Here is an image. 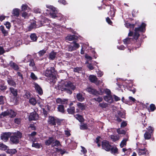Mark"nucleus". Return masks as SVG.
<instances>
[{
  "label": "nucleus",
  "instance_id": "7c9ffc66",
  "mask_svg": "<svg viewBox=\"0 0 156 156\" xmlns=\"http://www.w3.org/2000/svg\"><path fill=\"white\" fill-rule=\"evenodd\" d=\"M151 133H149L147 131H146L144 135V137L145 139L148 140L151 137Z\"/></svg>",
  "mask_w": 156,
  "mask_h": 156
},
{
  "label": "nucleus",
  "instance_id": "1a4fd4ad",
  "mask_svg": "<svg viewBox=\"0 0 156 156\" xmlns=\"http://www.w3.org/2000/svg\"><path fill=\"white\" fill-rule=\"evenodd\" d=\"M125 25L126 27L130 28L129 32L128 35V36H132L133 33L131 30L134 28L135 26L133 24H132L129 23H125Z\"/></svg>",
  "mask_w": 156,
  "mask_h": 156
},
{
  "label": "nucleus",
  "instance_id": "6e6d98bb",
  "mask_svg": "<svg viewBox=\"0 0 156 156\" xmlns=\"http://www.w3.org/2000/svg\"><path fill=\"white\" fill-rule=\"evenodd\" d=\"M94 99L96 101H97L98 102H101L103 100V98L101 97H99L97 98H94Z\"/></svg>",
  "mask_w": 156,
  "mask_h": 156
},
{
  "label": "nucleus",
  "instance_id": "e2e57ef3",
  "mask_svg": "<svg viewBox=\"0 0 156 156\" xmlns=\"http://www.w3.org/2000/svg\"><path fill=\"white\" fill-rule=\"evenodd\" d=\"M4 24L5 25L6 27L8 29H9L11 27L10 23L8 22H6Z\"/></svg>",
  "mask_w": 156,
  "mask_h": 156
},
{
  "label": "nucleus",
  "instance_id": "c756f323",
  "mask_svg": "<svg viewBox=\"0 0 156 156\" xmlns=\"http://www.w3.org/2000/svg\"><path fill=\"white\" fill-rule=\"evenodd\" d=\"M133 39L130 38H127L123 40L124 43L125 44L127 45L131 42Z\"/></svg>",
  "mask_w": 156,
  "mask_h": 156
},
{
  "label": "nucleus",
  "instance_id": "72a5a7b5",
  "mask_svg": "<svg viewBox=\"0 0 156 156\" xmlns=\"http://www.w3.org/2000/svg\"><path fill=\"white\" fill-rule=\"evenodd\" d=\"M50 76L49 79L50 82V83H54L56 80V78L55 76Z\"/></svg>",
  "mask_w": 156,
  "mask_h": 156
},
{
  "label": "nucleus",
  "instance_id": "a18cd8bd",
  "mask_svg": "<svg viewBox=\"0 0 156 156\" xmlns=\"http://www.w3.org/2000/svg\"><path fill=\"white\" fill-rule=\"evenodd\" d=\"M52 73V70L51 69H47L45 71V75L47 76H51Z\"/></svg>",
  "mask_w": 156,
  "mask_h": 156
},
{
  "label": "nucleus",
  "instance_id": "f03ea898",
  "mask_svg": "<svg viewBox=\"0 0 156 156\" xmlns=\"http://www.w3.org/2000/svg\"><path fill=\"white\" fill-rule=\"evenodd\" d=\"M146 24L143 23L141 26L139 27L136 28L135 29V32L133 35V38L135 40H137L140 36L139 32H144L145 31V27Z\"/></svg>",
  "mask_w": 156,
  "mask_h": 156
},
{
  "label": "nucleus",
  "instance_id": "774afa93",
  "mask_svg": "<svg viewBox=\"0 0 156 156\" xmlns=\"http://www.w3.org/2000/svg\"><path fill=\"white\" fill-rule=\"evenodd\" d=\"M5 99L4 97L2 96H0V104H4Z\"/></svg>",
  "mask_w": 156,
  "mask_h": 156
},
{
  "label": "nucleus",
  "instance_id": "79ce46f5",
  "mask_svg": "<svg viewBox=\"0 0 156 156\" xmlns=\"http://www.w3.org/2000/svg\"><path fill=\"white\" fill-rule=\"evenodd\" d=\"M117 133L119 134H124L125 135L126 134V131L124 130L120 129V128L118 129H117Z\"/></svg>",
  "mask_w": 156,
  "mask_h": 156
},
{
  "label": "nucleus",
  "instance_id": "f8f14e48",
  "mask_svg": "<svg viewBox=\"0 0 156 156\" xmlns=\"http://www.w3.org/2000/svg\"><path fill=\"white\" fill-rule=\"evenodd\" d=\"M11 134L10 133H5L2 134L1 136V139L3 141H6L10 136Z\"/></svg>",
  "mask_w": 156,
  "mask_h": 156
},
{
  "label": "nucleus",
  "instance_id": "37998d69",
  "mask_svg": "<svg viewBox=\"0 0 156 156\" xmlns=\"http://www.w3.org/2000/svg\"><path fill=\"white\" fill-rule=\"evenodd\" d=\"M52 147H58L59 145H60V142L57 140H54L52 143Z\"/></svg>",
  "mask_w": 156,
  "mask_h": 156
},
{
  "label": "nucleus",
  "instance_id": "3c124183",
  "mask_svg": "<svg viewBox=\"0 0 156 156\" xmlns=\"http://www.w3.org/2000/svg\"><path fill=\"white\" fill-rule=\"evenodd\" d=\"M38 116L37 114L35 112H34L30 113L29 117H37Z\"/></svg>",
  "mask_w": 156,
  "mask_h": 156
},
{
  "label": "nucleus",
  "instance_id": "e433bc0d",
  "mask_svg": "<svg viewBox=\"0 0 156 156\" xmlns=\"http://www.w3.org/2000/svg\"><path fill=\"white\" fill-rule=\"evenodd\" d=\"M10 90L11 92L14 96H16L17 94V90L16 89L14 88L11 87L10 88Z\"/></svg>",
  "mask_w": 156,
  "mask_h": 156
},
{
  "label": "nucleus",
  "instance_id": "f257e3e1",
  "mask_svg": "<svg viewBox=\"0 0 156 156\" xmlns=\"http://www.w3.org/2000/svg\"><path fill=\"white\" fill-rule=\"evenodd\" d=\"M58 87L59 90L66 92L69 94L72 93L71 90H74L75 88V86L70 82H64L63 81L59 83Z\"/></svg>",
  "mask_w": 156,
  "mask_h": 156
},
{
  "label": "nucleus",
  "instance_id": "412c9836",
  "mask_svg": "<svg viewBox=\"0 0 156 156\" xmlns=\"http://www.w3.org/2000/svg\"><path fill=\"white\" fill-rule=\"evenodd\" d=\"M20 9L17 8L14 9L12 12V14L17 17H18L20 15Z\"/></svg>",
  "mask_w": 156,
  "mask_h": 156
},
{
  "label": "nucleus",
  "instance_id": "09e8293b",
  "mask_svg": "<svg viewBox=\"0 0 156 156\" xmlns=\"http://www.w3.org/2000/svg\"><path fill=\"white\" fill-rule=\"evenodd\" d=\"M32 146L37 148H40L42 147V145L38 143H33L32 144Z\"/></svg>",
  "mask_w": 156,
  "mask_h": 156
},
{
  "label": "nucleus",
  "instance_id": "8fccbe9b",
  "mask_svg": "<svg viewBox=\"0 0 156 156\" xmlns=\"http://www.w3.org/2000/svg\"><path fill=\"white\" fill-rule=\"evenodd\" d=\"M30 103L33 105H34L36 104L37 102L36 99L34 98H32L29 100Z\"/></svg>",
  "mask_w": 156,
  "mask_h": 156
},
{
  "label": "nucleus",
  "instance_id": "cd10ccee",
  "mask_svg": "<svg viewBox=\"0 0 156 156\" xmlns=\"http://www.w3.org/2000/svg\"><path fill=\"white\" fill-rule=\"evenodd\" d=\"M96 76L94 75H91L89 76V80L92 82L95 83L97 80Z\"/></svg>",
  "mask_w": 156,
  "mask_h": 156
},
{
  "label": "nucleus",
  "instance_id": "c9c22d12",
  "mask_svg": "<svg viewBox=\"0 0 156 156\" xmlns=\"http://www.w3.org/2000/svg\"><path fill=\"white\" fill-rule=\"evenodd\" d=\"M8 148V147L5 144H4L0 142V150H7Z\"/></svg>",
  "mask_w": 156,
  "mask_h": 156
},
{
  "label": "nucleus",
  "instance_id": "9d476101",
  "mask_svg": "<svg viewBox=\"0 0 156 156\" xmlns=\"http://www.w3.org/2000/svg\"><path fill=\"white\" fill-rule=\"evenodd\" d=\"M137 152L139 155H147L149 153L147 150L145 148L143 149H138L137 150Z\"/></svg>",
  "mask_w": 156,
  "mask_h": 156
},
{
  "label": "nucleus",
  "instance_id": "4468645a",
  "mask_svg": "<svg viewBox=\"0 0 156 156\" xmlns=\"http://www.w3.org/2000/svg\"><path fill=\"white\" fill-rule=\"evenodd\" d=\"M104 100L109 103H112L113 102V99L112 96L111 95L108 96H105L104 97Z\"/></svg>",
  "mask_w": 156,
  "mask_h": 156
},
{
  "label": "nucleus",
  "instance_id": "a211bd4d",
  "mask_svg": "<svg viewBox=\"0 0 156 156\" xmlns=\"http://www.w3.org/2000/svg\"><path fill=\"white\" fill-rule=\"evenodd\" d=\"M54 141V139L53 138L50 137L48 138V140H46L45 141V143L46 145L49 146L51 144H52V143Z\"/></svg>",
  "mask_w": 156,
  "mask_h": 156
},
{
  "label": "nucleus",
  "instance_id": "5fc2aeb1",
  "mask_svg": "<svg viewBox=\"0 0 156 156\" xmlns=\"http://www.w3.org/2000/svg\"><path fill=\"white\" fill-rule=\"evenodd\" d=\"M30 15L27 13L26 12H23L22 14V16L24 18H27L29 17Z\"/></svg>",
  "mask_w": 156,
  "mask_h": 156
},
{
  "label": "nucleus",
  "instance_id": "13d9d810",
  "mask_svg": "<svg viewBox=\"0 0 156 156\" xmlns=\"http://www.w3.org/2000/svg\"><path fill=\"white\" fill-rule=\"evenodd\" d=\"M86 64H87V66L90 70H92L94 69V67L92 65L90 64H89L88 62L87 61L86 62Z\"/></svg>",
  "mask_w": 156,
  "mask_h": 156
},
{
  "label": "nucleus",
  "instance_id": "0e129e2a",
  "mask_svg": "<svg viewBox=\"0 0 156 156\" xmlns=\"http://www.w3.org/2000/svg\"><path fill=\"white\" fill-rule=\"evenodd\" d=\"M20 121L21 119L20 118H17L14 119L15 122L18 124L20 123Z\"/></svg>",
  "mask_w": 156,
  "mask_h": 156
},
{
  "label": "nucleus",
  "instance_id": "ddd939ff",
  "mask_svg": "<svg viewBox=\"0 0 156 156\" xmlns=\"http://www.w3.org/2000/svg\"><path fill=\"white\" fill-rule=\"evenodd\" d=\"M41 22H40V24H37L36 22L34 21H32L31 22L30 26L29 27V30H31L32 29L35 28V27H38L42 25V23Z\"/></svg>",
  "mask_w": 156,
  "mask_h": 156
},
{
  "label": "nucleus",
  "instance_id": "5701e85b",
  "mask_svg": "<svg viewBox=\"0 0 156 156\" xmlns=\"http://www.w3.org/2000/svg\"><path fill=\"white\" fill-rule=\"evenodd\" d=\"M115 11L113 6H111L110 11L108 12V14L110 15L111 17H113L115 16Z\"/></svg>",
  "mask_w": 156,
  "mask_h": 156
},
{
  "label": "nucleus",
  "instance_id": "0eeeda50",
  "mask_svg": "<svg viewBox=\"0 0 156 156\" xmlns=\"http://www.w3.org/2000/svg\"><path fill=\"white\" fill-rule=\"evenodd\" d=\"M61 121L57 118H49L48 120L49 124L53 125H55L56 123L58 124H59Z\"/></svg>",
  "mask_w": 156,
  "mask_h": 156
},
{
  "label": "nucleus",
  "instance_id": "dca6fc26",
  "mask_svg": "<svg viewBox=\"0 0 156 156\" xmlns=\"http://www.w3.org/2000/svg\"><path fill=\"white\" fill-rule=\"evenodd\" d=\"M47 8L50 9L51 11L53 13H56L58 12V10L57 9L55 8L52 5H46ZM50 13H51V12Z\"/></svg>",
  "mask_w": 156,
  "mask_h": 156
},
{
  "label": "nucleus",
  "instance_id": "393cba45",
  "mask_svg": "<svg viewBox=\"0 0 156 156\" xmlns=\"http://www.w3.org/2000/svg\"><path fill=\"white\" fill-rule=\"evenodd\" d=\"M76 97L77 100L80 101H82L84 100V98L83 97L82 94L80 93L77 94Z\"/></svg>",
  "mask_w": 156,
  "mask_h": 156
},
{
  "label": "nucleus",
  "instance_id": "473e14b6",
  "mask_svg": "<svg viewBox=\"0 0 156 156\" xmlns=\"http://www.w3.org/2000/svg\"><path fill=\"white\" fill-rule=\"evenodd\" d=\"M6 152L10 154H14L17 151L16 149H8Z\"/></svg>",
  "mask_w": 156,
  "mask_h": 156
},
{
  "label": "nucleus",
  "instance_id": "2eb2a0df",
  "mask_svg": "<svg viewBox=\"0 0 156 156\" xmlns=\"http://www.w3.org/2000/svg\"><path fill=\"white\" fill-rule=\"evenodd\" d=\"M34 87L37 92L40 94H42L43 91L37 83H34Z\"/></svg>",
  "mask_w": 156,
  "mask_h": 156
},
{
  "label": "nucleus",
  "instance_id": "2f4dec72",
  "mask_svg": "<svg viewBox=\"0 0 156 156\" xmlns=\"http://www.w3.org/2000/svg\"><path fill=\"white\" fill-rule=\"evenodd\" d=\"M110 138L113 141H115L119 139V137L118 135H112L110 136Z\"/></svg>",
  "mask_w": 156,
  "mask_h": 156
},
{
  "label": "nucleus",
  "instance_id": "864d4df0",
  "mask_svg": "<svg viewBox=\"0 0 156 156\" xmlns=\"http://www.w3.org/2000/svg\"><path fill=\"white\" fill-rule=\"evenodd\" d=\"M104 92L107 94V96L111 95V91L110 90L108 89H105L104 90Z\"/></svg>",
  "mask_w": 156,
  "mask_h": 156
},
{
  "label": "nucleus",
  "instance_id": "7ed1b4c3",
  "mask_svg": "<svg viewBox=\"0 0 156 156\" xmlns=\"http://www.w3.org/2000/svg\"><path fill=\"white\" fill-rule=\"evenodd\" d=\"M22 133L19 131L14 133L13 135L11 137L10 140L13 143H18L19 142V139L22 137Z\"/></svg>",
  "mask_w": 156,
  "mask_h": 156
},
{
  "label": "nucleus",
  "instance_id": "423d86ee",
  "mask_svg": "<svg viewBox=\"0 0 156 156\" xmlns=\"http://www.w3.org/2000/svg\"><path fill=\"white\" fill-rule=\"evenodd\" d=\"M80 47V45L75 41L71 43L70 45L68 46V51H72L76 50Z\"/></svg>",
  "mask_w": 156,
  "mask_h": 156
},
{
  "label": "nucleus",
  "instance_id": "338daca9",
  "mask_svg": "<svg viewBox=\"0 0 156 156\" xmlns=\"http://www.w3.org/2000/svg\"><path fill=\"white\" fill-rule=\"evenodd\" d=\"M97 73L98 77H101L103 75V73L101 71L98 70Z\"/></svg>",
  "mask_w": 156,
  "mask_h": 156
},
{
  "label": "nucleus",
  "instance_id": "9b49d317",
  "mask_svg": "<svg viewBox=\"0 0 156 156\" xmlns=\"http://www.w3.org/2000/svg\"><path fill=\"white\" fill-rule=\"evenodd\" d=\"M50 16L53 18H58V20H62L64 19V16L60 13H50Z\"/></svg>",
  "mask_w": 156,
  "mask_h": 156
},
{
  "label": "nucleus",
  "instance_id": "bf43d9fd",
  "mask_svg": "<svg viewBox=\"0 0 156 156\" xmlns=\"http://www.w3.org/2000/svg\"><path fill=\"white\" fill-rule=\"evenodd\" d=\"M87 128V126L86 124H83L80 126V129H85Z\"/></svg>",
  "mask_w": 156,
  "mask_h": 156
},
{
  "label": "nucleus",
  "instance_id": "6e6552de",
  "mask_svg": "<svg viewBox=\"0 0 156 156\" xmlns=\"http://www.w3.org/2000/svg\"><path fill=\"white\" fill-rule=\"evenodd\" d=\"M86 90L90 94H92L95 95H98V94L102 95V92H101L98 93L96 90L91 87H88L86 89Z\"/></svg>",
  "mask_w": 156,
  "mask_h": 156
},
{
  "label": "nucleus",
  "instance_id": "a19ab883",
  "mask_svg": "<svg viewBox=\"0 0 156 156\" xmlns=\"http://www.w3.org/2000/svg\"><path fill=\"white\" fill-rule=\"evenodd\" d=\"M31 39L33 41H35L37 39V37L35 34H31L30 35Z\"/></svg>",
  "mask_w": 156,
  "mask_h": 156
},
{
  "label": "nucleus",
  "instance_id": "680f3d73",
  "mask_svg": "<svg viewBox=\"0 0 156 156\" xmlns=\"http://www.w3.org/2000/svg\"><path fill=\"white\" fill-rule=\"evenodd\" d=\"M41 10L38 8H34L33 11L35 13H37L41 12Z\"/></svg>",
  "mask_w": 156,
  "mask_h": 156
},
{
  "label": "nucleus",
  "instance_id": "c03bdc74",
  "mask_svg": "<svg viewBox=\"0 0 156 156\" xmlns=\"http://www.w3.org/2000/svg\"><path fill=\"white\" fill-rule=\"evenodd\" d=\"M156 109V107L154 104H151L149 107V108L148 109V110L149 111L153 112Z\"/></svg>",
  "mask_w": 156,
  "mask_h": 156
},
{
  "label": "nucleus",
  "instance_id": "49530a36",
  "mask_svg": "<svg viewBox=\"0 0 156 156\" xmlns=\"http://www.w3.org/2000/svg\"><path fill=\"white\" fill-rule=\"evenodd\" d=\"M0 30L2 31V33L4 34L5 36L7 35L8 34V32L7 31L4 29V28L3 26H1L0 27Z\"/></svg>",
  "mask_w": 156,
  "mask_h": 156
},
{
  "label": "nucleus",
  "instance_id": "052dcab7",
  "mask_svg": "<svg viewBox=\"0 0 156 156\" xmlns=\"http://www.w3.org/2000/svg\"><path fill=\"white\" fill-rule=\"evenodd\" d=\"M100 138V137H98L96 138V140L95 141V142L97 144H98V147H100L101 146V144L99 143V142L100 141L99 139Z\"/></svg>",
  "mask_w": 156,
  "mask_h": 156
},
{
  "label": "nucleus",
  "instance_id": "c85d7f7f",
  "mask_svg": "<svg viewBox=\"0 0 156 156\" xmlns=\"http://www.w3.org/2000/svg\"><path fill=\"white\" fill-rule=\"evenodd\" d=\"M128 138H125L121 141L120 144V147L122 148L125 146L126 145V142L128 140Z\"/></svg>",
  "mask_w": 156,
  "mask_h": 156
},
{
  "label": "nucleus",
  "instance_id": "de8ad7c7",
  "mask_svg": "<svg viewBox=\"0 0 156 156\" xmlns=\"http://www.w3.org/2000/svg\"><path fill=\"white\" fill-rule=\"evenodd\" d=\"M75 38V36L74 35H69L66 37V39L69 41H72Z\"/></svg>",
  "mask_w": 156,
  "mask_h": 156
},
{
  "label": "nucleus",
  "instance_id": "4d7b16f0",
  "mask_svg": "<svg viewBox=\"0 0 156 156\" xmlns=\"http://www.w3.org/2000/svg\"><path fill=\"white\" fill-rule=\"evenodd\" d=\"M30 77L31 79L34 80H36L37 79V77L35 76L34 74L33 73H31Z\"/></svg>",
  "mask_w": 156,
  "mask_h": 156
},
{
  "label": "nucleus",
  "instance_id": "ea45409f",
  "mask_svg": "<svg viewBox=\"0 0 156 156\" xmlns=\"http://www.w3.org/2000/svg\"><path fill=\"white\" fill-rule=\"evenodd\" d=\"M7 82L8 84L11 86H15L16 85L15 82L12 79L9 78L7 80Z\"/></svg>",
  "mask_w": 156,
  "mask_h": 156
},
{
  "label": "nucleus",
  "instance_id": "bb28decb",
  "mask_svg": "<svg viewBox=\"0 0 156 156\" xmlns=\"http://www.w3.org/2000/svg\"><path fill=\"white\" fill-rule=\"evenodd\" d=\"M77 107L81 110H83L85 109L86 108L85 105L84 104L78 102L77 104Z\"/></svg>",
  "mask_w": 156,
  "mask_h": 156
},
{
  "label": "nucleus",
  "instance_id": "f704fd0d",
  "mask_svg": "<svg viewBox=\"0 0 156 156\" xmlns=\"http://www.w3.org/2000/svg\"><path fill=\"white\" fill-rule=\"evenodd\" d=\"M21 10L22 11H25L27 9L28 10H31V9L30 8L28 7L27 5L26 4H23L21 6Z\"/></svg>",
  "mask_w": 156,
  "mask_h": 156
},
{
  "label": "nucleus",
  "instance_id": "20e7f679",
  "mask_svg": "<svg viewBox=\"0 0 156 156\" xmlns=\"http://www.w3.org/2000/svg\"><path fill=\"white\" fill-rule=\"evenodd\" d=\"M18 116L17 113L12 110H7L2 112L0 114V116H9V117H15L16 116Z\"/></svg>",
  "mask_w": 156,
  "mask_h": 156
},
{
  "label": "nucleus",
  "instance_id": "39448f33",
  "mask_svg": "<svg viewBox=\"0 0 156 156\" xmlns=\"http://www.w3.org/2000/svg\"><path fill=\"white\" fill-rule=\"evenodd\" d=\"M111 144L106 140H104L101 142V147L102 149L106 151H110V149L111 147Z\"/></svg>",
  "mask_w": 156,
  "mask_h": 156
},
{
  "label": "nucleus",
  "instance_id": "b1692460",
  "mask_svg": "<svg viewBox=\"0 0 156 156\" xmlns=\"http://www.w3.org/2000/svg\"><path fill=\"white\" fill-rule=\"evenodd\" d=\"M56 52L52 51L49 55V59L52 60H54L56 57Z\"/></svg>",
  "mask_w": 156,
  "mask_h": 156
},
{
  "label": "nucleus",
  "instance_id": "6ab92c4d",
  "mask_svg": "<svg viewBox=\"0 0 156 156\" xmlns=\"http://www.w3.org/2000/svg\"><path fill=\"white\" fill-rule=\"evenodd\" d=\"M9 65L14 70H16L19 69L18 66L12 61L10 62Z\"/></svg>",
  "mask_w": 156,
  "mask_h": 156
},
{
  "label": "nucleus",
  "instance_id": "4be33fe9",
  "mask_svg": "<svg viewBox=\"0 0 156 156\" xmlns=\"http://www.w3.org/2000/svg\"><path fill=\"white\" fill-rule=\"evenodd\" d=\"M110 151L112 154L118 153V149L115 147L111 146V147L110 149Z\"/></svg>",
  "mask_w": 156,
  "mask_h": 156
},
{
  "label": "nucleus",
  "instance_id": "f3484780",
  "mask_svg": "<svg viewBox=\"0 0 156 156\" xmlns=\"http://www.w3.org/2000/svg\"><path fill=\"white\" fill-rule=\"evenodd\" d=\"M56 102L58 103L61 104H67L68 101L67 99H61L60 98H58L56 100Z\"/></svg>",
  "mask_w": 156,
  "mask_h": 156
},
{
  "label": "nucleus",
  "instance_id": "603ef678",
  "mask_svg": "<svg viewBox=\"0 0 156 156\" xmlns=\"http://www.w3.org/2000/svg\"><path fill=\"white\" fill-rule=\"evenodd\" d=\"M46 52V50L44 49L38 52L39 55L41 56L44 55Z\"/></svg>",
  "mask_w": 156,
  "mask_h": 156
},
{
  "label": "nucleus",
  "instance_id": "58836bf2",
  "mask_svg": "<svg viewBox=\"0 0 156 156\" xmlns=\"http://www.w3.org/2000/svg\"><path fill=\"white\" fill-rule=\"evenodd\" d=\"M108 104L105 102L99 103V106L102 108H106L108 107Z\"/></svg>",
  "mask_w": 156,
  "mask_h": 156
},
{
  "label": "nucleus",
  "instance_id": "a878e982",
  "mask_svg": "<svg viewBox=\"0 0 156 156\" xmlns=\"http://www.w3.org/2000/svg\"><path fill=\"white\" fill-rule=\"evenodd\" d=\"M6 89V87L4 85V81L0 80V89L2 90H5Z\"/></svg>",
  "mask_w": 156,
  "mask_h": 156
},
{
  "label": "nucleus",
  "instance_id": "4c0bfd02",
  "mask_svg": "<svg viewBox=\"0 0 156 156\" xmlns=\"http://www.w3.org/2000/svg\"><path fill=\"white\" fill-rule=\"evenodd\" d=\"M58 111L62 113H63L64 112V107L63 105H58Z\"/></svg>",
  "mask_w": 156,
  "mask_h": 156
},
{
  "label": "nucleus",
  "instance_id": "69168bd1",
  "mask_svg": "<svg viewBox=\"0 0 156 156\" xmlns=\"http://www.w3.org/2000/svg\"><path fill=\"white\" fill-rule=\"evenodd\" d=\"M148 130V131L149 133H152L153 132V128L151 126H149L148 129H147Z\"/></svg>",
  "mask_w": 156,
  "mask_h": 156
},
{
  "label": "nucleus",
  "instance_id": "aec40b11",
  "mask_svg": "<svg viewBox=\"0 0 156 156\" xmlns=\"http://www.w3.org/2000/svg\"><path fill=\"white\" fill-rule=\"evenodd\" d=\"M67 111L69 114H73L75 113V108L73 106L70 107L67 109Z\"/></svg>",
  "mask_w": 156,
  "mask_h": 156
}]
</instances>
